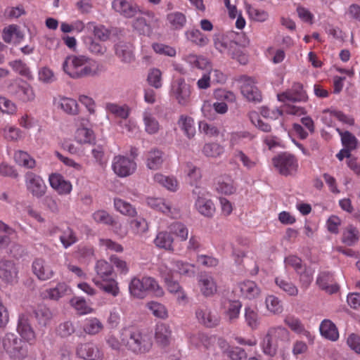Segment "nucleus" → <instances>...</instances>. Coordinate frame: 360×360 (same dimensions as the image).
I'll list each match as a JSON object with an SVG mask.
<instances>
[{
	"instance_id": "f257e3e1",
	"label": "nucleus",
	"mask_w": 360,
	"mask_h": 360,
	"mask_svg": "<svg viewBox=\"0 0 360 360\" xmlns=\"http://www.w3.org/2000/svg\"><path fill=\"white\" fill-rule=\"evenodd\" d=\"M63 71L72 79L97 75L100 71L98 63L84 56H68L63 63Z\"/></svg>"
},
{
	"instance_id": "f03ea898",
	"label": "nucleus",
	"mask_w": 360,
	"mask_h": 360,
	"mask_svg": "<svg viewBox=\"0 0 360 360\" xmlns=\"http://www.w3.org/2000/svg\"><path fill=\"white\" fill-rule=\"evenodd\" d=\"M121 338L123 346L135 354L148 353L153 346L150 336L137 328L123 329L121 333Z\"/></svg>"
},
{
	"instance_id": "7ed1b4c3",
	"label": "nucleus",
	"mask_w": 360,
	"mask_h": 360,
	"mask_svg": "<svg viewBox=\"0 0 360 360\" xmlns=\"http://www.w3.org/2000/svg\"><path fill=\"white\" fill-rule=\"evenodd\" d=\"M129 290L131 296L139 299L145 298L148 292H151L156 297H162L164 295L163 289L156 280L150 276L133 278L129 283Z\"/></svg>"
},
{
	"instance_id": "20e7f679",
	"label": "nucleus",
	"mask_w": 360,
	"mask_h": 360,
	"mask_svg": "<svg viewBox=\"0 0 360 360\" xmlns=\"http://www.w3.org/2000/svg\"><path fill=\"white\" fill-rule=\"evenodd\" d=\"M290 333L283 326H274L268 329L261 342V348L264 354L274 357L277 354L278 341L289 340Z\"/></svg>"
},
{
	"instance_id": "39448f33",
	"label": "nucleus",
	"mask_w": 360,
	"mask_h": 360,
	"mask_svg": "<svg viewBox=\"0 0 360 360\" xmlns=\"http://www.w3.org/2000/svg\"><path fill=\"white\" fill-rule=\"evenodd\" d=\"M2 350L6 352L13 359L22 360L27 356V350L23 347V343L16 335L6 333L2 338Z\"/></svg>"
},
{
	"instance_id": "423d86ee",
	"label": "nucleus",
	"mask_w": 360,
	"mask_h": 360,
	"mask_svg": "<svg viewBox=\"0 0 360 360\" xmlns=\"http://www.w3.org/2000/svg\"><path fill=\"white\" fill-rule=\"evenodd\" d=\"M274 167L283 176L295 173L298 168V160L296 157L288 153H282L272 160Z\"/></svg>"
},
{
	"instance_id": "0eeeda50",
	"label": "nucleus",
	"mask_w": 360,
	"mask_h": 360,
	"mask_svg": "<svg viewBox=\"0 0 360 360\" xmlns=\"http://www.w3.org/2000/svg\"><path fill=\"white\" fill-rule=\"evenodd\" d=\"M170 94L179 105L186 106L191 101V87L184 78L178 77L172 82Z\"/></svg>"
},
{
	"instance_id": "6e6552de",
	"label": "nucleus",
	"mask_w": 360,
	"mask_h": 360,
	"mask_svg": "<svg viewBox=\"0 0 360 360\" xmlns=\"http://www.w3.org/2000/svg\"><path fill=\"white\" fill-rule=\"evenodd\" d=\"M25 184L27 191L37 198L43 197L46 192L47 186L43 179L32 172L25 174Z\"/></svg>"
},
{
	"instance_id": "1a4fd4ad",
	"label": "nucleus",
	"mask_w": 360,
	"mask_h": 360,
	"mask_svg": "<svg viewBox=\"0 0 360 360\" xmlns=\"http://www.w3.org/2000/svg\"><path fill=\"white\" fill-rule=\"evenodd\" d=\"M195 315L198 322L206 328L216 327L220 322L217 314L206 304L198 306L195 309Z\"/></svg>"
},
{
	"instance_id": "9d476101",
	"label": "nucleus",
	"mask_w": 360,
	"mask_h": 360,
	"mask_svg": "<svg viewBox=\"0 0 360 360\" xmlns=\"http://www.w3.org/2000/svg\"><path fill=\"white\" fill-rule=\"evenodd\" d=\"M136 162L124 155L115 156L112 160V168L120 177H127L134 174L136 169Z\"/></svg>"
},
{
	"instance_id": "9b49d317",
	"label": "nucleus",
	"mask_w": 360,
	"mask_h": 360,
	"mask_svg": "<svg viewBox=\"0 0 360 360\" xmlns=\"http://www.w3.org/2000/svg\"><path fill=\"white\" fill-rule=\"evenodd\" d=\"M238 82L241 83L242 94L250 101L260 102L262 101V95L259 89L255 85V79L246 75H242L238 79Z\"/></svg>"
},
{
	"instance_id": "f8f14e48",
	"label": "nucleus",
	"mask_w": 360,
	"mask_h": 360,
	"mask_svg": "<svg viewBox=\"0 0 360 360\" xmlns=\"http://www.w3.org/2000/svg\"><path fill=\"white\" fill-rule=\"evenodd\" d=\"M8 92L16 100L22 103L32 102L35 98L33 88L26 82L21 84L10 85L8 86Z\"/></svg>"
},
{
	"instance_id": "ddd939ff",
	"label": "nucleus",
	"mask_w": 360,
	"mask_h": 360,
	"mask_svg": "<svg viewBox=\"0 0 360 360\" xmlns=\"http://www.w3.org/2000/svg\"><path fill=\"white\" fill-rule=\"evenodd\" d=\"M76 121L78 127L75 134V141L80 144L93 143L95 141V135L93 130L87 127L89 120L78 117Z\"/></svg>"
},
{
	"instance_id": "4468645a",
	"label": "nucleus",
	"mask_w": 360,
	"mask_h": 360,
	"mask_svg": "<svg viewBox=\"0 0 360 360\" xmlns=\"http://www.w3.org/2000/svg\"><path fill=\"white\" fill-rule=\"evenodd\" d=\"M76 353L78 357L85 360H103L104 358L103 350L91 342L79 345Z\"/></svg>"
},
{
	"instance_id": "2eb2a0df",
	"label": "nucleus",
	"mask_w": 360,
	"mask_h": 360,
	"mask_svg": "<svg viewBox=\"0 0 360 360\" xmlns=\"http://www.w3.org/2000/svg\"><path fill=\"white\" fill-rule=\"evenodd\" d=\"M196 188L193 191V194H197L198 197L195 202V208L202 216L208 218L213 217L215 212V206L212 200L207 198L205 193Z\"/></svg>"
},
{
	"instance_id": "dca6fc26",
	"label": "nucleus",
	"mask_w": 360,
	"mask_h": 360,
	"mask_svg": "<svg viewBox=\"0 0 360 360\" xmlns=\"http://www.w3.org/2000/svg\"><path fill=\"white\" fill-rule=\"evenodd\" d=\"M32 273L42 281L51 279L54 276L51 265L42 258L35 259L32 264Z\"/></svg>"
},
{
	"instance_id": "f3484780",
	"label": "nucleus",
	"mask_w": 360,
	"mask_h": 360,
	"mask_svg": "<svg viewBox=\"0 0 360 360\" xmlns=\"http://www.w3.org/2000/svg\"><path fill=\"white\" fill-rule=\"evenodd\" d=\"M18 270L15 264L11 260L0 261V278L8 284H14L18 280Z\"/></svg>"
},
{
	"instance_id": "a211bd4d",
	"label": "nucleus",
	"mask_w": 360,
	"mask_h": 360,
	"mask_svg": "<svg viewBox=\"0 0 360 360\" xmlns=\"http://www.w3.org/2000/svg\"><path fill=\"white\" fill-rule=\"evenodd\" d=\"M112 8L115 12L127 18L134 17L140 11L136 4L127 0H113Z\"/></svg>"
},
{
	"instance_id": "6ab92c4d",
	"label": "nucleus",
	"mask_w": 360,
	"mask_h": 360,
	"mask_svg": "<svg viewBox=\"0 0 360 360\" xmlns=\"http://www.w3.org/2000/svg\"><path fill=\"white\" fill-rule=\"evenodd\" d=\"M115 56L123 63H131L135 60L134 46L127 41H119L114 46Z\"/></svg>"
},
{
	"instance_id": "aec40b11",
	"label": "nucleus",
	"mask_w": 360,
	"mask_h": 360,
	"mask_svg": "<svg viewBox=\"0 0 360 360\" xmlns=\"http://www.w3.org/2000/svg\"><path fill=\"white\" fill-rule=\"evenodd\" d=\"M283 322L294 333L303 335L309 341H314V335L305 329L304 324L299 318L292 314H288L285 316Z\"/></svg>"
},
{
	"instance_id": "412c9836",
	"label": "nucleus",
	"mask_w": 360,
	"mask_h": 360,
	"mask_svg": "<svg viewBox=\"0 0 360 360\" xmlns=\"http://www.w3.org/2000/svg\"><path fill=\"white\" fill-rule=\"evenodd\" d=\"M49 181L51 188L59 195H68L72 191V186L71 183L65 180L60 174H51L49 176Z\"/></svg>"
},
{
	"instance_id": "4be33fe9",
	"label": "nucleus",
	"mask_w": 360,
	"mask_h": 360,
	"mask_svg": "<svg viewBox=\"0 0 360 360\" xmlns=\"http://www.w3.org/2000/svg\"><path fill=\"white\" fill-rule=\"evenodd\" d=\"M172 332L166 323H158L155 329V340L156 343L161 347H168L172 340Z\"/></svg>"
},
{
	"instance_id": "5701e85b",
	"label": "nucleus",
	"mask_w": 360,
	"mask_h": 360,
	"mask_svg": "<svg viewBox=\"0 0 360 360\" xmlns=\"http://www.w3.org/2000/svg\"><path fill=\"white\" fill-rule=\"evenodd\" d=\"M71 292L70 288L65 283L60 282L56 287L46 289L41 292V296L44 299L51 300H58L60 298Z\"/></svg>"
},
{
	"instance_id": "b1692460",
	"label": "nucleus",
	"mask_w": 360,
	"mask_h": 360,
	"mask_svg": "<svg viewBox=\"0 0 360 360\" xmlns=\"http://www.w3.org/2000/svg\"><path fill=\"white\" fill-rule=\"evenodd\" d=\"M319 331L323 338L332 342L339 339V332L335 324L330 319H323L319 326Z\"/></svg>"
},
{
	"instance_id": "393cba45",
	"label": "nucleus",
	"mask_w": 360,
	"mask_h": 360,
	"mask_svg": "<svg viewBox=\"0 0 360 360\" xmlns=\"http://www.w3.org/2000/svg\"><path fill=\"white\" fill-rule=\"evenodd\" d=\"M186 16L180 11H174L167 14L166 25L172 30H180L186 24Z\"/></svg>"
},
{
	"instance_id": "a878e982",
	"label": "nucleus",
	"mask_w": 360,
	"mask_h": 360,
	"mask_svg": "<svg viewBox=\"0 0 360 360\" xmlns=\"http://www.w3.org/2000/svg\"><path fill=\"white\" fill-rule=\"evenodd\" d=\"M241 296L245 299L253 300L257 298L261 292L260 288L252 281H245L238 283Z\"/></svg>"
},
{
	"instance_id": "bb28decb",
	"label": "nucleus",
	"mask_w": 360,
	"mask_h": 360,
	"mask_svg": "<svg viewBox=\"0 0 360 360\" xmlns=\"http://www.w3.org/2000/svg\"><path fill=\"white\" fill-rule=\"evenodd\" d=\"M277 97L278 101L281 102L301 101L304 98L302 86L300 83H296L292 86L291 90L278 94Z\"/></svg>"
},
{
	"instance_id": "cd10ccee",
	"label": "nucleus",
	"mask_w": 360,
	"mask_h": 360,
	"mask_svg": "<svg viewBox=\"0 0 360 360\" xmlns=\"http://www.w3.org/2000/svg\"><path fill=\"white\" fill-rule=\"evenodd\" d=\"M316 283L322 290L330 294L339 289L338 285L334 283L333 274L329 272H321L317 277Z\"/></svg>"
},
{
	"instance_id": "c85d7f7f",
	"label": "nucleus",
	"mask_w": 360,
	"mask_h": 360,
	"mask_svg": "<svg viewBox=\"0 0 360 360\" xmlns=\"http://www.w3.org/2000/svg\"><path fill=\"white\" fill-rule=\"evenodd\" d=\"M24 37V34L16 25H11L4 27L2 32V39L8 44L20 43Z\"/></svg>"
},
{
	"instance_id": "c756f323",
	"label": "nucleus",
	"mask_w": 360,
	"mask_h": 360,
	"mask_svg": "<svg viewBox=\"0 0 360 360\" xmlns=\"http://www.w3.org/2000/svg\"><path fill=\"white\" fill-rule=\"evenodd\" d=\"M198 284L201 292L205 297L213 295L217 290L216 282L210 275H201L198 281Z\"/></svg>"
},
{
	"instance_id": "7c9ffc66",
	"label": "nucleus",
	"mask_w": 360,
	"mask_h": 360,
	"mask_svg": "<svg viewBox=\"0 0 360 360\" xmlns=\"http://www.w3.org/2000/svg\"><path fill=\"white\" fill-rule=\"evenodd\" d=\"M95 271L96 272V277L100 281H106L108 278L115 276L113 267L109 262L105 260H98L95 265Z\"/></svg>"
},
{
	"instance_id": "2f4dec72",
	"label": "nucleus",
	"mask_w": 360,
	"mask_h": 360,
	"mask_svg": "<svg viewBox=\"0 0 360 360\" xmlns=\"http://www.w3.org/2000/svg\"><path fill=\"white\" fill-rule=\"evenodd\" d=\"M115 277V276L111 277L106 281H100L98 278H94L93 282L105 292L113 297H117L120 293V288Z\"/></svg>"
},
{
	"instance_id": "473e14b6",
	"label": "nucleus",
	"mask_w": 360,
	"mask_h": 360,
	"mask_svg": "<svg viewBox=\"0 0 360 360\" xmlns=\"http://www.w3.org/2000/svg\"><path fill=\"white\" fill-rule=\"evenodd\" d=\"M216 190L218 193L221 194L231 195L236 191V186L231 176L224 175L219 178Z\"/></svg>"
},
{
	"instance_id": "72a5a7b5",
	"label": "nucleus",
	"mask_w": 360,
	"mask_h": 360,
	"mask_svg": "<svg viewBox=\"0 0 360 360\" xmlns=\"http://www.w3.org/2000/svg\"><path fill=\"white\" fill-rule=\"evenodd\" d=\"M153 242L155 245L158 248L164 249L167 251H174V238L170 234L169 231H159L157 233Z\"/></svg>"
},
{
	"instance_id": "f704fd0d",
	"label": "nucleus",
	"mask_w": 360,
	"mask_h": 360,
	"mask_svg": "<svg viewBox=\"0 0 360 360\" xmlns=\"http://www.w3.org/2000/svg\"><path fill=\"white\" fill-rule=\"evenodd\" d=\"M360 232L352 224H349L342 230V242L347 246H353L359 241Z\"/></svg>"
},
{
	"instance_id": "c9c22d12",
	"label": "nucleus",
	"mask_w": 360,
	"mask_h": 360,
	"mask_svg": "<svg viewBox=\"0 0 360 360\" xmlns=\"http://www.w3.org/2000/svg\"><path fill=\"white\" fill-rule=\"evenodd\" d=\"M213 41L215 49L223 54H226L227 51L231 49L237 48V42L229 40L221 34H215Z\"/></svg>"
},
{
	"instance_id": "e433bc0d",
	"label": "nucleus",
	"mask_w": 360,
	"mask_h": 360,
	"mask_svg": "<svg viewBox=\"0 0 360 360\" xmlns=\"http://www.w3.org/2000/svg\"><path fill=\"white\" fill-rule=\"evenodd\" d=\"M82 329L85 333L90 335L98 334L103 329L102 322L96 317H88L82 323Z\"/></svg>"
},
{
	"instance_id": "4c0bfd02",
	"label": "nucleus",
	"mask_w": 360,
	"mask_h": 360,
	"mask_svg": "<svg viewBox=\"0 0 360 360\" xmlns=\"http://www.w3.org/2000/svg\"><path fill=\"white\" fill-rule=\"evenodd\" d=\"M160 272L164 278L167 288L169 292L176 294L182 289L178 282L172 280V271L171 269H168L166 266H161L160 267Z\"/></svg>"
},
{
	"instance_id": "58836bf2",
	"label": "nucleus",
	"mask_w": 360,
	"mask_h": 360,
	"mask_svg": "<svg viewBox=\"0 0 360 360\" xmlns=\"http://www.w3.org/2000/svg\"><path fill=\"white\" fill-rule=\"evenodd\" d=\"M18 332L21 337L27 342H34L35 340V333L30 325L28 323L27 319L24 316L20 317L18 324Z\"/></svg>"
},
{
	"instance_id": "ea45409f",
	"label": "nucleus",
	"mask_w": 360,
	"mask_h": 360,
	"mask_svg": "<svg viewBox=\"0 0 360 360\" xmlns=\"http://www.w3.org/2000/svg\"><path fill=\"white\" fill-rule=\"evenodd\" d=\"M185 36L187 40L198 46H205L210 41L209 38L205 34L195 28L187 30L185 32Z\"/></svg>"
},
{
	"instance_id": "a19ab883",
	"label": "nucleus",
	"mask_w": 360,
	"mask_h": 360,
	"mask_svg": "<svg viewBox=\"0 0 360 360\" xmlns=\"http://www.w3.org/2000/svg\"><path fill=\"white\" fill-rule=\"evenodd\" d=\"M178 125L188 139L194 137L195 127L194 120L191 117L184 115H181L178 120Z\"/></svg>"
},
{
	"instance_id": "79ce46f5",
	"label": "nucleus",
	"mask_w": 360,
	"mask_h": 360,
	"mask_svg": "<svg viewBox=\"0 0 360 360\" xmlns=\"http://www.w3.org/2000/svg\"><path fill=\"white\" fill-rule=\"evenodd\" d=\"M171 266L179 274L186 276L188 277L194 276L195 274V266L186 262L181 260H172L170 262Z\"/></svg>"
},
{
	"instance_id": "37998d69",
	"label": "nucleus",
	"mask_w": 360,
	"mask_h": 360,
	"mask_svg": "<svg viewBox=\"0 0 360 360\" xmlns=\"http://www.w3.org/2000/svg\"><path fill=\"white\" fill-rule=\"evenodd\" d=\"M114 207L117 212L123 215L129 217H134L137 215L136 208L129 202L121 198L114 199Z\"/></svg>"
},
{
	"instance_id": "c03bdc74",
	"label": "nucleus",
	"mask_w": 360,
	"mask_h": 360,
	"mask_svg": "<svg viewBox=\"0 0 360 360\" xmlns=\"http://www.w3.org/2000/svg\"><path fill=\"white\" fill-rule=\"evenodd\" d=\"M163 162L162 152L159 150H153L146 155V166L150 169L156 170L160 168Z\"/></svg>"
},
{
	"instance_id": "a18cd8bd",
	"label": "nucleus",
	"mask_w": 360,
	"mask_h": 360,
	"mask_svg": "<svg viewBox=\"0 0 360 360\" xmlns=\"http://www.w3.org/2000/svg\"><path fill=\"white\" fill-rule=\"evenodd\" d=\"M105 109L115 117L124 120L129 117L130 112V109L127 105H118L112 103H107Z\"/></svg>"
},
{
	"instance_id": "49530a36",
	"label": "nucleus",
	"mask_w": 360,
	"mask_h": 360,
	"mask_svg": "<svg viewBox=\"0 0 360 360\" xmlns=\"http://www.w3.org/2000/svg\"><path fill=\"white\" fill-rule=\"evenodd\" d=\"M242 304L237 300H229L224 304V314L229 321L238 318Z\"/></svg>"
},
{
	"instance_id": "de8ad7c7",
	"label": "nucleus",
	"mask_w": 360,
	"mask_h": 360,
	"mask_svg": "<svg viewBox=\"0 0 360 360\" xmlns=\"http://www.w3.org/2000/svg\"><path fill=\"white\" fill-rule=\"evenodd\" d=\"M129 224L131 231L135 235L141 236L148 232L149 229L148 221L141 217L131 219Z\"/></svg>"
},
{
	"instance_id": "09e8293b",
	"label": "nucleus",
	"mask_w": 360,
	"mask_h": 360,
	"mask_svg": "<svg viewBox=\"0 0 360 360\" xmlns=\"http://www.w3.org/2000/svg\"><path fill=\"white\" fill-rule=\"evenodd\" d=\"M168 229L171 235L175 236L181 241L187 240L188 229L184 224L180 221H174L168 226Z\"/></svg>"
},
{
	"instance_id": "8fccbe9b",
	"label": "nucleus",
	"mask_w": 360,
	"mask_h": 360,
	"mask_svg": "<svg viewBox=\"0 0 360 360\" xmlns=\"http://www.w3.org/2000/svg\"><path fill=\"white\" fill-rule=\"evenodd\" d=\"M132 27L140 34L149 37L153 34L150 24L143 17L136 18L132 22Z\"/></svg>"
},
{
	"instance_id": "3c124183",
	"label": "nucleus",
	"mask_w": 360,
	"mask_h": 360,
	"mask_svg": "<svg viewBox=\"0 0 360 360\" xmlns=\"http://www.w3.org/2000/svg\"><path fill=\"white\" fill-rule=\"evenodd\" d=\"M146 203L151 208L160 211L162 213H170L171 206L163 198L149 197L146 199Z\"/></svg>"
},
{
	"instance_id": "603ef678",
	"label": "nucleus",
	"mask_w": 360,
	"mask_h": 360,
	"mask_svg": "<svg viewBox=\"0 0 360 360\" xmlns=\"http://www.w3.org/2000/svg\"><path fill=\"white\" fill-rule=\"evenodd\" d=\"M245 320L246 324L252 330L258 328L260 320L257 310L250 307H246L245 308Z\"/></svg>"
},
{
	"instance_id": "864d4df0",
	"label": "nucleus",
	"mask_w": 360,
	"mask_h": 360,
	"mask_svg": "<svg viewBox=\"0 0 360 360\" xmlns=\"http://www.w3.org/2000/svg\"><path fill=\"white\" fill-rule=\"evenodd\" d=\"M154 181L170 191H176L178 188V182L174 177L158 173L154 176Z\"/></svg>"
},
{
	"instance_id": "5fc2aeb1",
	"label": "nucleus",
	"mask_w": 360,
	"mask_h": 360,
	"mask_svg": "<svg viewBox=\"0 0 360 360\" xmlns=\"http://www.w3.org/2000/svg\"><path fill=\"white\" fill-rule=\"evenodd\" d=\"M70 305L79 315L90 314L93 311V309L89 306L86 300L80 297H75L70 301Z\"/></svg>"
},
{
	"instance_id": "6e6d98bb",
	"label": "nucleus",
	"mask_w": 360,
	"mask_h": 360,
	"mask_svg": "<svg viewBox=\"0 0 360 360\" xmlns=\"http://www.w3.org/2000/svg\"><path fill=\"white\" fill-rule=\"evenodd\" d=\"M143 122L146 131L150 134H155L160 129V124L155 117L148 111L143 112Z\"/></svg>"
},
{
	"instance_id": "4d7b16f0",
	"label": "nucleus",
	"mask_w": 360,
	"mask_h": 360,
	"mask_svg": "<svg viewBox=\"0 0 360 360\" xmlns=\"http://www.w3.org/2000/svg\"><path fill=\"white\" fill-rule=\"evenodd\" d=\"M10 66L13 70L18 73L22 77L28 80H33L34 77L30 71L29 67L22 60H13L9 63Z\"/></svg>"
},
{
	"instance_id": "13d9d810",
	"label": "nucleus",
	"mask_w": 360,
	"mask_h": 360,
	"mask_svg": "<svg viewBox=\"0 0 360 360\" xmlns=\"http://www.w3.org/2000/svg\"><path fill=\"white\" fill-rule=\"evenodd\" d=\"M187 63L201 70H209L211 68V63L209 60L205 57L189 54L186 56Z\"/></svg>"
},
{
	"instance_id": "bf43d9fd",
	"label": "nucleus",
	"mask_w": 360,
	"mask_h": 360,
	"mask_svg": "<svg viewBox=\"0 0 360 360\" xmlns=\"http://www.w3.org/2000/svg\"><path fill=\"white\" fill-rule=\"evenodd\" d=\"M276 285L287 293L289 296H297L298 295V288L291 281L285 280L283 278L276 277L275 278Z\"/></svg>"
},
{
	"instance_id": "052dcab7",
	"label": "nucleus",
	"mask_w": 360,
	"mask_h": 360,
	"mask_svg": "<svg viewBox=\"0 0 360 360\" xmlns=\"http://www.w3.org/2000/svg\"><path fill=\"white\" fill-rule=\"evenodd\" d=\"M254 138L255 136L249 131H243L233 132L231 134L230 144L231 146L241 145L248 141H251Z\"/></svg>"
},
{
	"instance_id": "680f3d73",
	"label": "nucleus",
	"mask_w": 360,
	"mask_h": 360,
	"mask_svg": "<svg viewBox=\"0 0 360 360\" xmlns=\"http://www.w3.org/2000/svg\"><path fill=\"white\" fill-rule=\"evenodd\" d=\"M77 240L76 233L70 227L64 229L60 236V241L65 249L76 243Z\"/></svg>"
},
{
	"instance_id": "e2e57ef3",
	"label": "nucleus",
	"mask_w": 360,
	"mask_h": 360,
	"mask_svg": "<svg viewBox=\"0 0 360 360\" xmlns=\"http://www.w3.org/2000/svg\"><path fill=\"white\" fill-rule=\"evenodd\" d=\"M60 108L67 114L77 115L79 112L77 102L72 98H62L59 101Z\"/></svg>"
},
{
	"instance_id": "0e129e2a",
	"label": "nucleus",
	"mask_w": 360,
	"mask_h": 360,
	"mask_svg": "<svg viewBox=\"0 0 360 360\" xmlns=\"http://www.w3.org/2000/svg\"><path fill=\"white\" fill-rule=\"evenodd\" d=\"M14 159L17 164L32 169L35 166V160L26 152L18 150L14 154Z\"/></svg>"
},
{
	"instance_id": "69168bd1",
	"label": "nucleus",
	"mask_w": 360,
	"mask_h": 360,
	"mask_svg": "<svg viewBox=\"0 0 360 360\" xmlns=\"http://www.w3.org/2000/svg\"><path fill=\"white\" fill-rule=\"evenodd\" d=\"M88 26L93 29L94 36L99 40L105 41L110 38L111 32L104 25L91 22L88 23Z\"/></svg>"
},
{
	"instance_id": "338daca9",
	"label": "nucleus",
	"mask_w": 360,
	"mask_h": 360,
	"mask_svg": "<svg viewBox=\"0 0 360 360\" xmlns=\"http://www.w3.org/2000/svg\"><path fill=\"white\" fill-rule=\"evenodd\" d=\"M224 152V147L217 143H208L202 148V153L207 157L217 158Z\"/></svg>"
},
{
	"instance_id": "774afa93",
	"label": "nucleus",
	"mask_w": 360,
	"mask_h": 360,
	"mask_svg": "<svg viewBox=\"0 0 360 360\" xmlns=\"http://www.w3.org/2000/svg\"><path fill=\"white\" fill-rule=\"evenodd\" d=\"M265 304L267 310L272 314H278L283 311V306L281 300L274 295H268L266 297Z\"/></svg>"
}]
</instances>
